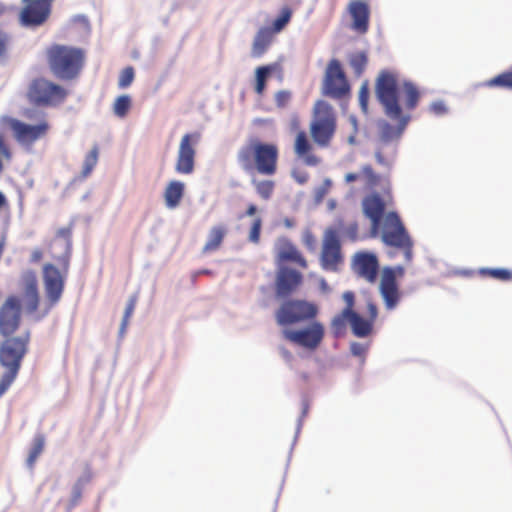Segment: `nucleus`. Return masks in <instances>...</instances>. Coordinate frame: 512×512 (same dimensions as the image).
<instances>
[{"instance_id":"nucleus-1","label":"nucleus","mask_w":512,"mask_h":512,"mask_svg":"<svg viewBox=\"0 0 512 512\" xmlns=\"http://www.w3.org/2000/svg\"><path fill=\"white\" fill-rule=\"evenodd\" d=\"M375 96L383 107L387 118L396 122V125L393 126L385 119L377 121L378 144L388 146L392 142L397 143L406 130L411 115L403 111L400 104V87L396 76L391 71L379 72L375 82Z\"/></svg>"},{"instance_id":"nucleus-2","label":"nucleus","mask_w":512,"mask_h":512,"mask_svg":"<svg viewBox=\"0 0 512 512\" xmlns=\"http://www.w3.org/2000/svg\"><path fill=\"white\" fill-rule=\"evenodd\" d=\"M85 53L79 47L53 44L47 49V62L52 74L59 80L69 81L78 76Z\"/></svg>"},{"instance_id":"nucleus-3","label":"nucleus","mask_w":512,"mask_h":512,"mask_svg":"<svg viewBox=\"0 0 512 512\" xmlns=\"http://www.w3.org/2000/svg\"><path fill=\"white\" fill-rule=\"evenodd\" d=\"M66 90L59 84L43 77L32 80L28 86L27 99L37 107L55 106L65 100Z\"/></svg>"},{"instance_id":"nucleus-4","label":"nucleus","mask_w":512,"mask_h":512,"mask_svg":"<svg viewBox=\"0 0 512 512\" xmlns=\"http://www.w3.org/2000/svg\"><path fill=\"white\" fill-rule=\"evenodd\" d=\"M314 113L316 117L310 126L311 136L318 145L327 146L336 128L332 107L327 101L318 100Z\"/></svg>"},{"instance_id":"nucleus-5","label":"nucleus","mask_w":512,"mask_h":512,"mask_svg":"<svg viewBox=\"0 0 512 512\" xmlns=\"http://www.w3.org/2000/svg\"><path fill=\"white\" fill-rule=\"evenodd\" d=\"M318 314V307L309 301L292 299L284 301L276 311V321L285 326L301 321L314 319Z\"/></svg>"},{"instance_id":"nucleus-6","label":"nucleus","mask_w":512,"mask_h":512,"mask_svg":"<svg viewBox=\"0 0 512 512\" xmlns=\"http://www.w3.org/2000/svg\"><path fill=\"white\" fill-rule=\"evenodd\" d=\"M343 260L344 257L338 230L335 227H328L323 234L322 249L319 258L320 266L325 271L338 272Z\"/></svg>"},{"instance_id":"nucleus-7","label":"nucleus","mask_w":512,"mask_h":512,"mask_svg":"<svg viewBox=\"0 0 512 512\" xmlns=\"http://www.w3.org/2000/svg\"><path fill=\"white\" fill-rule=\"evenodd\" d=\"M349 92L350 86L340 61L335 58L331 59L325 70L322 94L330 98L341 99Z\"/></svg>"},{"instance_id":"nucleus-8","label":"nucleus","mask_w":512,"mask_h":512,"mask_svg":"<svg viewBox=\"0 0 512 512\" xmlns=\"http://www.w3.org/2000/svg\"><path fill=\"white\" fill-rule=\"evenodd\" d=\"M324 326L319 321H312L308 326L300 329H285L284 337L290 342L307 350H315L323 341Z\"/></svg>"},{"instance_id":"nucleus-9","label":"nucleus","mask_w":512,"mask_h":512,"mask_svg":"<svg viewBox=\"0 0 512 512\" xmlns=\"http://www.w3.org/2000/svg\"><path fill=\"white\" fill-rule=\"evenodd\" d=\"M29 333L7 339L0 349V363L7 369L18 370L27 352Z\"/></svg>"},{"instance_id":"nucleus-10","label":"nucleus","mask_w":512,"mask_h":512,"mask_svg":"<svg viewBox=\"0 0 512 512\" xmlns=\"http://www.w3.org/2000/svg\"><path fill=\"white\" fill-rule=\"evenodd\" d=\"M5 121L13 131L16 140L22 144L35 142L41 138L49 128L46 121H40L35 125L26 124L12 117H7Z\"/></svg>"},{"instance_id":"nucleus-11","label":"nucleus","mask_w":512,"mask_h":512,"mask_svg":"<svg viewBox=\"0 0 512 512\" xmlns=\"http://www.w3.org/2000/svg\"><path fill=\"white\" fill-rule=\"evenodd\" d=\"M351 268L359 277L373 283L379 270L377 255L370 251H358L352 257Z\"/></svg>"},{"instance_id":"nucleus-12","label":"nucleus","mask_w":512,"mask_h":512,"mask_svg":"<svg viewBox=\"0 0 512 512\" xmlns=\"http://www.w3.org/2000/svg\"><path fill=\"white\" fill-rule=\"evenodd\" d=\"M254 168L260 174L273 175L276 171L278 149L274 144L263 143L255 140Z\"/></svg>"},{"instance_id":"nucleus-13","label":"nucleus","mask_w":512,"mask_h":512,"mask_svg":"<svg viewBox=\"0 0 512 512\" xmlns=\"http://www.w3.org/2000/svg\"><path fill=\"white\" fill-rule=\"evenodd\" d=\"M21 307L18 298L9 297L0 308V333L4 336L11 335L20 323Z\"/></svg>"},{"instance_id":"nucleus-14","label":"nucleus","mask_w":512,"mask_h":512,"mask_svg":"<svg viewBox=\"0 0 512 512\" xmlns=\"http://www.w3.org/2000/svg\"><path fill=\"white\" fill-rule=\"evenodd\" d=\"M43 281L49 303L56 304L64 290V277L56 266L47 263L43 266Z\"/></svg>"},{"instance_id":"nucleus-15","label":"nucleus","mask_w":512,"mask_h":512,"mask_svg":"<svg viewBox=\"0 0 512 512\" xmlns=\"http://www.w3.org/2000/svg\"><path fill=\"white\" fill-rule=\"evenodd\" d=\"M302 274L292 268L281 266L276 274L275 295L278 299H284L291 295L300 285Z\"/></svg>"},{"instance_id":"nucleus-16","label":"nucleus","mask_w":512,"mask_h":512,"mask_svg":"<svg viewBox=\"0 0 512 512\" xmlns=\"http://www.w3.org/2000/svg\"><path fill=\"white\" fill-rule=\"evenodd\" d=\"M197 141V134H185L179 145L175 170L180 174H191L194 171L195 149L192 140Z\"/></svg>"},{"instance_id":"nucleus-17","label":"nucleus","mask_w":512,"mask_h":512,"mask_svg":"<svg viewBox=\"0 0 512 512\" xmlns=\"http://www.w3.org/2000/svg\"><path fill=\"white\" fill-rule=\"evenodd\" d=\"M379 291L383 298L387 310H393L399 304L401 293L398 283L393 279L392 271L390 269H383Z\"/></svg>"},{"instance_id":"nucleus-18","label":"nucleus","mask_w":512,"mask_h":512,"mask_svg":"<svg viewBox=\"0 0 512 512\" xmlns=\"http://www.w3.org/2000/svg\"><path fill=\"white\" fill-rule=\"evenodd\" d=\"M362 206L364 215L371 221V234L375 236L385 211L384 201L380 195L373 194L363 199Z\"/></svg>"},{"instance_id":"nucleus-19","label":"nucleus","mask_w":512,"mask_h":512,"mask_svg":"<svg viewBox=\"0 0 512 512\" xmlns=\"http://www.w3.org/2000/svg\"><path fill=\"white\" fill-rule=\"evenodd\" d=\"M70 235V228L59 229L52 244L53 249L60 248L62 251L59 255L56 256V259L64 272H67L70 263V255L72 249Z\"/></svg>"},{"instance_id":"nucleus-20","label":"nucleus","mask_w":512,"mask_h":512,"mask_svg":"<svg viewBox=\"0 0 512 512\" xmlns=\"http://www.w3.org/2000/svg\"><path fill=\"white\" fill-rule=\"evenodd\" d=\"M20 14L21 24L25 27H36L43 24L48 18L51 9L40 5L25 3Z\"/></svg>"},{"instance_id":"nucleus-21","label":"nucleus","mask_w":512,"mask_h":512,"mask_svg":"<svg viewBox=\"0 0 512 512\" xmlns=\"http://www.w3.org/2000/svg\"><path fill=\"white\" fill-rule=\"evenodd\" d=\"M352 17V29L358 33H366L369 27L370 11L368 5L363 1H354L349 6Z\"/></svg>"},{"instance_id":"nucleus-22","label":"nucleus","mask_w":512,"mask_h":512,"mask_svg":"<svg viewBox=\"0 0 512 512\" xmlns=\"http://www.w3.org/2000/svg\"><path fill=\"white\" fill-rule=\"evenodd\" d=\"M381 239L385 245L395 248H401L412 240L405 227L384 229Z\"/></svg>"},{"instance_id":"nucleus-23","label":"nucleus","mask_w":512,"mask_h":512,"mask_svg":"<svg viewBox=\"0 0 512 512\" xmlns=\"http://www.w3.org/2000/svg\"><path fill=\"white\" fill-rule=\"evenodd\" d=\"M277 260L278 262H294L303 268L307 267V261L290 241H285L279 249Z\"/></svg>"},{"instance_id":"nucleus-24","label":"nucleus","mask_w":512,"mask_h":512,"mask_svg":"<svg viewBox=\"0 0 512 512\" xmlns=\"http://www.w3.org/2000/svg\"><path fill=\"white\" fill-rule=\"evenodd\" d=\"M184 188V183L178 180H173L168 184L164 192L167 208L174 209L179 205L184 195Z\"/></svg>"},{"instance_id":"nucleus-25","label":"nucleus","mask_w":512,"mask_h":512,"mask_svg":"<svg viewBox=\"0 0 512 512\" xmlns=\"http://www.w3.org/2000/svg\"><path fill=\"white\" fill-rule=\"evenodd\" d=\"M373 326L374 324H372L371 320H367L359 313L354 312L351 314L350 328L354 336L358 338L368 337L373 331Z\"/></svg>"},{"instance_id":"nucleus-26","label":"nucleus","mask_w":512,"mask_h":512,"mask_svg":"<svg viewBox=\"0 0 512 512\" xmlns=\"http://www.w3.org/2000/svg\"><path fill=\"white\" fill-rule=\"evenodd\" d=\"M272 34L271 31L267 28H261L253 41L251 55L254 58L261 57L265 51L267 50L270 42H271Z\"/></svg>"},{"instance_id":"nucleus-27","label":"nucleus","mask_w":512,"mask_h":512,"mask_svg":"<svg viewBox=\"0 0 512 512\" xmlns=\"http://www.w3.org/2000/svg\"><path fill=\"white\" fill-rule=\"evenodd\" d=\"M277 63L259 66L255 70V92L261 95L266 88V81L269 76L278 68Z\"/></svg>"},{"instance_id":"nucleus-28","label":"nucleus","mask_w":512,"mask_h":512,"mask_svg":"<svg viewBox=\"0 0 512 512\" xmlns=\"http://www.w3.org/2000/svg\"><path fill=\"white\" fill-rule=\"evenodd\" d=\"M255 140L250 144L240 148L238 152V163L245 172H251L254 169L255 160Z\"/></svg>"},{"instance_id":"nucleus-29","label":"nucleus","mask_w":512,"mask_h":512,"mask_svg":"<svg viewBox=\"0 0 512 512\" xmlns=\"http://www.w3.org/2000/svg\"><path fill=\"white\" fill-rule=\"evenodd\" d=\"M226 230L223 226H214L211 228L208 234L207 242L203 247V252L215 251L221 245L225 236Z\"/></svg>"},{"instance_id":"nucleus-30","label":"nucleus","mask_w":512,"mask_h":512,"mask_svg":"<svg viewBox=\"0 0 512 512\" xmlns=\"http://www.w3.org/2000/svg\"><path fill=\"white\" fill-rule=\"evenodd\" d=\"M402 90L405 95V107L413 110L418 105L420 93L415 84L409 80H405L402 84Z\"/></svg>"},{"instance_id":"nucleus-31","label":"nucleus","mask_w":512,"mask_h":512,"mask_svg":"<svg viewBox=\"0 0 512 512\" xmlns=\"http://www.w3.org/2000/svg\"><path fill=\"white\" fill-rule=\"evenodd\" d=\"M351 314L348 310H342L331 320V330L335 337L342 336L346 331V323L350 324Z\"/></svg>"},{"instance_id":"nucleus-32","label":"nucleus","mask_w":512,"mask_h":512,"mask_svg":"<svg viewBox=\"0 0 512 512\" xmlns=\"http://www.w3.org/2000/svg\"><path fill=\"white\" fill-rule=\"evenodd\" d=\"M368 63V56L366 52L361 51L349 55V64L356 76L362 75Z\"/></svg>"},{"instance_id":"nucleus-33","label":"nucleus","mask_w":512,"mask_h":512,"mask_svg":"<svg viewBox=\"0 0 512 512\" xmlns=\"http://www.w3.org/2000/svg\"><path fill=\"white\" fill-rule=\"evenodd\" d=\"M487 87H499L512 90V71L503 72L484 83Z\"/></svg>"},{"instance_id":"nucleus-34","label":"nucleus","mask_w":512,"mask_h":512,"mask_svg":"<svg viewBox=\"0 0 512 512\" xmlns=\"http://www.w3.org/2000/svg\"><path fill=\"white\" fill-rule=\"evenodd\" d=\"M45 438L42 434H37L33 439V444L27 458V466L32 467L37 460L38 456L42 453L44 448Z\"/></svg>"},{"instance_id":"nucleus-35","label":"nucleus","mask_w":512,"mask_h":512,"mask_svg":"<svg viewBox=\"0 0 512 512\" xmlns=\"http://www.w3.org/2000/svg\"><path fill=\"white\" fill-rule=\"evenodd\" d=\"M131 108V98L129 95L118 96L113 104V112L119 118H124Z\"/></svg>"},{"instance_id":"nucleus-36","label":"nucleus","mask_w":512,"mask_h":512,"mask_svg":"<svg viewBox=\"0 0 512 512\" xmlns=\"http://www.w3.org/2000/svg\"><path fill=\"white\" fill-rule=\"evenodd\" d=\"M479 274L501 281H508L512 278V272L506 268H480Z\"/></svg>"},{"instance_id":"nucleus-37","label":"nucleus","mask_w":512,"mask_h":512,"mask_svg":"<svg viewBox=\"0 0 512 512\" xmlns=\"http://www.w3.org/2000/svg\"><path fill=\"white\" fill-rule=\"evenodd\" d=\"M24 293L38 292L37 275L33 270H26L22 274Z\"/></svg>"},{"instance_id":"nucleus-38","label":"nucleus","mask_w":512,"mask_h":512,"mask_svg":"<svg viewBox=\"0 0 512 512\" xmlns=\"http://www.w3.org/2000/svg\"><path fill=\"white\" fill-rule=\"evenodd\" d=\"M252 183L256 187V191L261 198L268 200L271 197L273 189H274L273 181H270V180L256 181L255 179H253Z\"/></svg>"},{"instance_id":"nucleus-39","label":"nucleus","mask_w":512,"mask_h":512,"mask_svg":"<svg viewBox=\"0 0 512 512\" xmlns=\"http://www.w3.org/2000/svg\"><path fill=\"white\" fill-rule=\"evenodd\" d=\"M369 350L368 343H360L353 341L350 343V353L352 356L360 359V365L363 366L366 360V355Z\"/></svg>"},{"instance_id":"nucleus-40","label":"nucleus","mask_w":512,"mask_h":512,"mask_svg":"<svg viewBox=\"0 0 512 512\" xmlns=\"http://www.w3.org/2000/svg\"><path fill=\"white\" fill-rule=\"evenodd\" d=\"M292 16V11L288 7H284L280 14L273 21V30L276 32H280L290 21Z\"/></svg>"},{"instance_id":"nucleus-41","label":"nucleus","mask_w":512,"mask_h":512,"mask_svg":"<svg viewBox=\"0 0 512 512\" xmlns=\"http://www.w3.org/2000/svg\"><path fill=\"white\" fill-rule=\"evenodd\" d=\"M98 160V148L94 147L90 153L86 156L82 168V176L87 177L97 164Z\"/></svg>"},{"instance_id":"nucleus-42","label":"nucleus","mask_w":512,"mask_h":512,"mask_svg":"<svg viewBox=\"0 0 512 512\" xmlns=\"http://www.w3.org/2000/svg\"><path fill=\"white\" fill-rule=\"evenodd\" d=\"M311 148L309 140L304 132H299L295 140V152L299 156L306 155Z\"/></svg>"},{"instance_id":"nucleus-43","label":"nucleus","mask_w":512,"mask_h":512,"mask_svg":"<svg viewBox=\"0 0 512 512\" xmlns=\"http://www.w3.org/2000/svg\"><path fill=\"white\" fill-rule=\"evenodd\" d=\"M18 374V370L7 369L0 380V397L8 390L11 384L14 382L16 376Z\"/></svg>"},{"instance_id":"nucleus-44","label":"nucleus","mask_w":512,"mask_h":512,"mask_svg":"<svg viewBox=\"0 0 512 512\" xmlns=\"http://www.w3.org/2000/svg\"><path fill=\"white\" fill-rule=\"evenodd\" d=\"M25 310L27 313H34L39 305V292L24 293Z\"/></svg>"},{"instance_id":"nucleus-45","label":"nucleus","mask_w":512,"mask_h":512,"mask_svg":"<svg viewBox=\"0 0 512 512\" xmlns=\"http://www.w3.org/2000/svg\"><path fill=\"white\" fill-rule=\"evenodd\" d=\"M398 227H405L399 215L394 211L388 212L384 220V229H397Z\"/></svg>"},{"instance_id":"nucleus-46","label":"nucleus","mask_w":512,"mask_h":512,"mask_svg":"<svg viewBox=\"0 0 512 512\" xmlns=\"http://www.w3.org/2000/svg\"><path fill=\"white\" fill-rule=\"evenodd\" d=\"M22 116L29 119V120H36V121H45L44 120V112L39 109V107H29L24 108L22 111Z\"/></svg>"},{"instance_id":"nucleus-47","label":"nucleus","mask_w":512,"mask_h":512,"mask_svg":"<svg viewBox=\"0 0 512 512\" xmlns=\"http://www.w3.org/2000/svg\"><path fill=\"white\" fill-rule=\"evenodd\" d=\"M134 79V69L133 67L129 66L126 67L119 77L118 86L120 88H126L128 87Z\"/></svg>"},{"instance_id":"nucleus-48","label":"nucleus","mask_w":512,"mask_h":512,"mask_svg":"<svg viewBox=\"0 0 512 512\" xmlns=\"http://www.w3.org/2000/svg\"><path fill=\"white\" fill-rule=\"evenodd\" d=\"M369 88L367 83H363L359 90V104L363 113H368Z\"/></svg>"},{"instance_id":"nucleus-49","label":"nucleus","mask_w":512,"mask_h":512,"mask_svg":"<svg viewBox=\"0 0 512 512\" xmlns=\"http://www.w3.org/2000/svg\"><path fill=\"white\" fill-rule=\"evenodd\" d=\"M332 182L330 179L326 178L323 184L317 187L314 191V199L316 203L322 202L325 195L328 193V190L331 186Z\"/></svg>"},{"instance_id":"nucleus-50","label":"nucleus","mask_w":512,"mask_h":512,"mask_svg":"<svg viewBox=\"0 0 512 512\" xmlns=\"http://www.w3.org/2000/svg\"><path fill=\"white\" fill-rule=\"evenodd\" d=\"M262 227V220L260 218L254 219L250 233H249V241L253 243H258L260 239V232Z\"/></svg>"},{"instance_id":"nucleus-51","label":"nucleus","mask_w":512,"mask_h":512,"mask_svg":"<svg viewBox=\"0 0 512 512\" xmlns=\"http://www.w3.org/2000/svg\"><path fill=\"white\" fill-rule=\"evenodd\" d=\"M8 41V35L4 31L0 30V65H3L6 62Z\"/></svg>"},{"instance_id":"nucleus-52","label":"nucleus","mask_w":512,"mask_h":512,"mask_svg":"<svg viewBox=\"0 0 512 512\" xmlns=\"http://www.w3.org/2000/svg\"><path fill=\"white\" fill-rule=\"evenodd\" d=\"M2 158L6 159V160H11L12 153H11L10 149L8 148V146L5 144L3 136L0 134V174L4 170Z\"/></svg>"},{"instance_id":"nucleus-53","label":"nucleus","mask_w":512,"mask_h":512,"mask_svg":"<svg viewBox=\"0 0 512 512\" xmlns=\"http://www.w3.org/2000/svg\"><path fill=\"white\" fill-rule=\"evenodd\" d=\"M342 299L346 303V306H345V308L343 310H348V313H350V314L356 312L354 310L355 294L352 291H345L342 294Z\"/></svg>"},{"instance_id":"nucleus-54","label":"nucleus","mask_w":512,"mask_h":512,"mask_svg":"<svg viewBox=\"0 0 512 512\" xmlns=\"http://www.w3.org/2000/svg\"><path fill=\"white\" fill-rule=\"evenodd\" d=\"M302 241L309 251H315L316 239L310 230L307 229L303 232Z\"/></svg>"},{"instance_id":"nucleus-55","label":"nucleus","mask_w":512,"mask_h":512,"mask_svg":"<svg viewBox=\"0 0 512 512\" xmlns=\"http://www.w3.org/2000/svg\"><path fill=\"white\" fill-rule=\"evenodd\" d=\"M308 410H309V404L306 401H303L301 415L299 416V418L297 420V425H296V431H295V436H294V440H293V445L295 444V442L297 440V437H298V435H299V433L301 431V428H302V425H303V419L307 415Z\"/></svg>"},{"instance_id":"nucleus-56","label":"nucleus","mask_w":512,"mask_h":512,"mask_svg":"<svg viewBox=\"0 0 512 512\" xmlns=\"http://www.w3.org/2000/svg\"><path fill=\"white\" fill-rule=\"evenodd\" d=\"M291 98V93L287 90H280L275 95L276 105L280 108H283L287 105Z\"/></svg>"},{"instance_id":"nucleus-57","label":"nucleus","mask_w":512,"mask_h":512,"mask_svg":"<svg viewBox=\"0 0 512 512\" xmlns=\"http://www.w3.org/2000/svg\"><path fill=\"white\" fill-rule=\"evenodd\" d=\"M342 233L348 237L352 242H355L358 240V224L356 222L350 223L348 226L345 227V229L342 231Z\"/></svg>"},{"instance_id":"nucleus-58","label":"nucleus","mask_w":512,"mask_h":512,"mask_svg":"<svg viewBox=\"0 0 512 512\" xmlns=\"http://www.w3.org/2000/svg\"><path fill=\"white\" fill-rule=\"evenodd\" d=\"M430 111L437 116H442L446 114L447 107L443 101L439 100L431 103Z\"/></svg>"},{"instance_id":"nucleus-59","label":"nucleus","mask_w":512,"mask_h":512,"mask_svg":"<svg viewBox=\"0 0 512 512\" xmlns=\"http://www.w3.org/2000/svg\"><path fill=\"white\" fill-rule=\"evenodd\" d=\"M92 478V473L90 468L87 466L84 470V472L79 476V478L76 481V485L84 488L85 485H87Z\"/></svg>"},{"instance_id":"nucleus-60","label":"nucleus","mask_w":512,"mask_h":512,"mask_svg":"<svg viewBox=\"0 0 512 512\" xmlns=\"http://www.w3.org/2000/svg\"><path fill=\"white\" fill-rule=\"evenodd\" d=\"M385 146L377 145L376 151H375V158L379 165L384 167H390L391 163L383 156V149Z\"/></svg>"},{"instance_id":"nucleus-61","label":"nucleus","mask_w":512,"mask_h":512,"mask_svg":"<svg viewBox=\"0 0 512 512\" xmlns=\"http://www.w3.org/2000/svg\"><path fill=\"white\" fill-rule=\"evenodd\" d=\"M136 302H137V295L134 294L132 295L127 304H126V308H125V311H124V314H125V318H130L131 315L133 314L134 312V309H135V306H136Z\"/></svg>"},{"instance_id":"nucleus-62","label":"nucleus","mask_w":512,"mask_h":512,"mask_svg":"<svg viewBox=\"0 0 512 512\" xmlns=\"http://www.w3.org/2000/svg\"><path fill=\"white\" fill-rule=\"evenodd\" d=\"M367 309L369 313V318L367 320H371L372 324H374L378 316V308L373 302H368Z\"/></svg>"},{"instance_id":"nucleus-63","label":"nucleus","mask_w":512,"mask_h":512,"mask_svg":"<svg viewBox=\"0 0 512 512\" xmlns=\"http://www.w3.org/2000/svg\"><path fill=\"white\" fill-rule=\"evenodd\" d=\"M319 290L323 295H329L332 293V288L323 277L319 279Z\"/></svg>"},{"instance_id":"nucleus-64","label":"nucleus","mask_w":512,"mask_h":512,"mask_svg":"<svg viewBox=\"0 0 512 512\" xmlns=\"http://www.w3.org/2000/svg\"><path fill=\"white\" fill-rule=\"evenodd\" d=\"M413 241H409V244L407 245H404L403 247H401L400 249H403L404 250V257H405V260L407 262H410L412 260V257H413Z\"/></svg>"}]
</instances>
